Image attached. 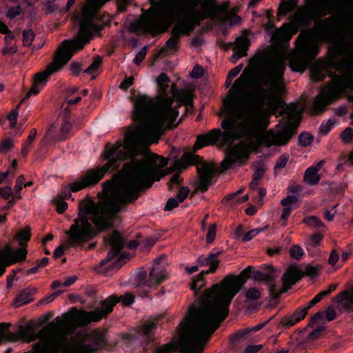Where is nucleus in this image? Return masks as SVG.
<instances>
[{"instance_id":"473e14b6","label":"nucleus","mask_w":353,"mask_h":353,"mask_svg":"<svg viewBox=\"0 0 353 353\" xmlns=\"http://www.w3.org/2000/svg\"><path fill=\"white\" fill-rule=\"evenodd\" d=\"M36 289L27 288L21 290L15 297L13 305L15 307H19L23 305L28 304L33 301L32 296L36 293Z\"/></svg>"},{"instance_id":"e2e57ef3","label":"nucleus","mask_w":353,"mask_h":353,"mask_svg":"<svg viewBox=\"0 0 353 353\" xmlns=\"http://www.w3.org/2000/svg\"><path fill=\"white\" fill-rule=\"evenodd\" d=\"M325 314L324 312H316L311 318L307 324V327H312L314 325V324L320 322L324 318Z\"/></svg>"},{"instance_id":"4c0bfd02","label":"nucleus","mask_w":353,"mask_h":353,"mask_svg":"<svg viewBox=\"0 0 353 353\" xmlns=\"http://www.w3.org/2000/svg\"><path fill=\"white\" fill-rule=\"evenodd\" d=\"M298 0H287L283 1L277 10L278 16H284L287 13L292 12L297 7Z\"/></svg>"},{"instance_id":"e433bc0d","label":"nucleus","mask_w":353,"mask_h":353,"mask_svg":"<svg viewBox=\"0 0 353 353\" xmlns=\"http://www.w3.org/2000/svg\"><path fill=\"white\" fill-rule=\"evenodd\" d=\"M221 254V252H217L214 254L211 253L210 254L208 257L206 258V262L207 265H210V268L204 271L206 274H212L214 273L216 270L218 269L219 264L220 263V261L218 259V256Z\"/></svg>"},{"instance_id":"20e7f679","label":"nucleus","mask_w":353,"mask_h":353,"mask_svg":"<svg viewBox=\"0 0 353 353\" xmlns=\"http://www.w3.org/2000/svg\"><path fill=\"white\" fill-rule=\"evenodd\" d=\"M110 0H87L83 6L81 16H76L79 20V30L74 39L63 41L54 52L52 61L45 70L39 72L33 76L32 84L21 99V103L28 99L32 94L36 95L40 92L39 85L44 86L52 74L60 71L72 59L74 54L82 50L99 32L103 26L94 24L92 19L98 10Z\"/></svg>"},{"instance_id":"412c9836","label":"nucleus","mask_w":353,"mask_h":353,"mask_svg":"<svg viewBox=\"0 0 353 353\" xmlns=\"http://www.w3.org/2000/svg\"><path fill=\"white\" fill-rule=\"evenodd\" d=\"M316 20L318 18L313 3L310 2L306 6H302L297 8L292 17L290 23L299 30L300 27L307 26L312 21Z\"/></svg>"},{"instance_id":"f257e3e1","label":"nucleus","mask_w":353,"mask_h":353,"mask_svg":"<svg viewBox=\"0 0 353 353\" xmlns=\"http://www.w3.org/2000/svg\"><path fill=\"white\" fill-rule=\"evenodd\" d=\"M149 117V114H145L139 119L135 115L134 105L132 118L139 121L137 128L128 131L123 142L117 141L113 145L107 142L101 154V159L106 160L107 163L100 168L88 170L81 181L72 184L73 191L93 187L110 170H117L121 161L130 160L123 164L111 180L103 183L102 192L105 195L101 201L94 202L89 196L79 201L77 217L65 232L68 247L82 248L101 233L112 229L114 227L112 220L121 211V206L134 203L141 192L170 174L169 171L162 169L168 163L167 158L152 152L136 158L139 154L140 136L158 140L163 133V126L155 132L143 128L150 123Z\"/></svg>"},{"instance_id":"393cba45","label":"nucleus","mask_w":353,"mask_h":353,"mask_svg":"<svg viewBox=\"0 0 353 353\" xmlns=\"http://www.w3.org/2000/svg\"><path fill=\"white\" fill-rule=\"evenodd\" d=\"M298 30L296 26L290 22L284 23L280 28H276L272 34V41L278 45L289 42Z\"/></svg>"},{"instance_id":"72a5a7b5","label":"nucleus","mask_w":353,"mask_h":353,"mask_svg":"<svg viewBox=\"0 0 353 353\" xmlns=\"http://www.w3.org/2000/svg\"><path fill=\"white\" fill-rule=\"evenodd\" d=\"M166 277L167 273L165 269L152 268L150 272L149 281L151 283V286L153 285H158L162 283Z\"/></svg>"},{"instance_id":"3c124183","label":"nucleus","mask_w":353,"mask_h":353,"mask_svg":"<svg viewBox=\"0 0 353 353\" xmlns=\"http://www.w3.org/2000/svg\"><path fill=\"white\" fill-rule=\"evenodd\" d=\"M303 222L308 226H313L316 228L324 226L323 223L316 216H310L305 217L303 219Z\"/></svg>"},{"instance_id":"0eeeda50","label":"nucleus","mask_w":353,"mask_h":353,"mask_svg":"<svg viewBox=\"0 0 353 353\" xmlns=\"http://www.w3.org/2000/svg\"><path fill=\"white\" fill-rule=\"evenodd\" d=\"M170 81L167 74L161 73L157 79L158 95L156 101L145 94L139 96L134 101L135 115L139 119L145 114H149L148 121L150 123L143 128L147 131L155 132L161 130L166 121H168L166 128L172 130L176 128L181 121L182 119H180L176 123H174L179 112L172 108L174 99L167 94Z\"/></svg>"},{"instance_id":"39448f33","label":"nucleus","mask_w":353,"mask_h":353,"mask_svg":"<svg viewBox=\"0 0 353 353\" xmlns=\"http://www.w3.org/2000/svg\"><path fill=\"white\" fill-rule=\"evenodd\" d=\"M199 307L189 306L188 312L180 323L177 342L172 339L169 343L156 347L153 353H202L199 345L219 327L222 323L206 301L198 298Z\"/></svg>"},{"instance_id":"2f4dec72","label":"nucleus","mask_w":353,"mask_h":353,"mask_svg":"<svg viewBox=\"0 0 353 353\" xmlns=\"http://www.w3.org/2000/svg\"><path fill=\"white\" fill-rule=\"evenodd\" d=\"M303 277L302 270L296 265H292L288 268L282 276L281 280L285 281L292 286Z\"/></svg>"},{"instance_id":"de8ad7c7","label":"nucleus","mask_w":353,"mask_h":353,"mask_svg":"<svg viewBox=\"0 0 353 353\" xmlns=\"http://www.w3.org/2000/svg\"><path fill=\"white\" fill-rule=\"evenodd\" d=\"M130 254L127 252L121 253L117 259L112 263L109 269H120L124 264L126 263L128 260L129 259Z\"/></svg>"},{"instance_id":"1a4fd4ad","label":"nucleus","mask_w":353,"mask_h":353,"mask_svg":"<svg viewBox=\"0 0 353 353\" xmlns=\"http://www.w3.org/2000/svg\"><path fill=\"white\" fill-rule=\"evenodd\" d=\"M245 82L246 79L244 78V75L241 74L230 89V95L223 100L226 118L221 123L224 131L221 132L220 137L223 144L230 141L239 139L241 137L235 131L234 126L236 120L241 119L246 112L245 104L239 103L238 99L239 94L245 88Z\"/></svg>"},{"instance_id":"5fc2aeb1","label":"nucleus","mask_w":353,"mask_h":353,"mask_svg":"<svg viewBox=\"0 0 353 353\" xmlns=\"http://www.w3.org/2000/svg\"><path fill=\"white\" fill-rule=\"evenodd\" d=\"M52 202L56 205V210L59 214L64 213L68 208V203L57 197L53 199Z\"/></svg>"},{"instance_id":"bf43d9fd","label":"nucleus","mask_w":353,"mask_h":353,"mask_svg":"<svg viewBox=\"0 0 353 353\" xmlns=\"http://www.w3.org/2000/svg\"><path fill=\"white\" fill-rule=\"evenodd\" d=\"M148 46L143 47L136 54L134 59V63L137 65H139L144 60L146 56Z\"/></svg>"},{"instance_id":"09e8293b","label":"nucleus","mask_w":353,"mask_h":353,"mask_svg":"<svg viewBox=\"0 0 353 353\" xmlns=\"http://www.w3.org/2000/svg\"><path fill=\"white\" fill-rule=\"evenodd\" d=\"M321 269L320 265L313 266L312 264H307L305 271H302V274H303V276H306L313 279L319 275Z\"/></svg>"},{"instance_id":"423d86ee","label":"nucleus","mask_w":353,"mask_h":353,"mask_svg":"<svg viewBox=\"0 0 353 353\" xmlns=\"http://www.w3.org/2000/svg\"><path fill=\"white\" fill-rule=\"evenodd\" d=\"M277 277L276 269L267 265L260 270L248 266L239 274H229L218 283L213 284L201 295L202 302L206 301L219 319L223 322L229 314V306L233 298L244 287L248 279L263 282L269 285L274 283Z\"/></svg>"},{"instance_id":"b1692460","label":"nucleus","mask_w":353,"mask_h":353,"mask_svg":"<svg viewBox=\"0 0 353 353\" xmlns=\"http://www.w3.org/2000/svg\"><path fill=\"white\" fill-rule=\"evenodd\" d=\"M25 248L21 247V248H17L15 251H12L9 245H6V249L3 250L0 261V265L4 266V272L6 266L26 260L28 250Z\"/></svg>"},{"instance_id":"79ce46f5","label":"nucleus","mask_w":353,"mask_h":353,"mask_svg":"<svg viewBox=\"0 0 353 353\" xmlns=\"http://www.w3.org/2000/svg\"><path fill=\"white\" fill-rule=\"evenodd\" d=\"M245 303H254L259 301L261 297V292L256 288H250L245 293Z\"/></svg>"},{"instance_id":"cd10ccee","label":"nucleus","mask_w":353,"mask_h":353,"mask_svg":"<svg viewBox=\"0 0 353 353\" xmlns=\"http://www.w3.org/2000/svg\"><path fill=\"white\" fill-rule=\"evenodd\" d=\"M334 101H336V99H332L327 90L321 91L314 98L312 105V111L314 114L316 115L321 114L325 111L326 107Z\"/></svg>"},{"instance_id":"4468645a","label":"nucleus","mask_w":353,"mask_h":353,"mask_svg":"<svg viewBox=\"0 0 353 353\" xmlns=\"http://www.w3.org/2000/svg\"><path fill=\"white\" fill-rule=\"evenodd\" d=\"M302 113L303 110H298L295 103H291L285 106V110L280 112V115L288 114L286 124L283 129L276 132L272 130L265 131L272 145H285L289 142L294 134V130L300 124Z\"/></svg>"},{"instance_id":"f03ea898","label":"nucleus","mask_w":353,"mask_h":353,"mask_svg":"<svg viewBox=\"0 0 353 353\" xmlns=\"http://www.w3.org/2000/svg\"><path fill=\"white\" fill-rule=\"evenodd\" d=\"M284 59L280 56L275 57L271 67L259 72L254 78L252 88L246 91L249 77L245 75L248 67L241 74L246 79L244 89L239 96V103L245 104L247 119L241 123L245 131L258 128H268L269 117L275 114L279 109L285 110V105L281 95L285 92L284 86Z\"/></svg>"},{"instance_id":"a211bd4d","label":"nucleus","mask_w":353,"mask_h":353,"mask_svg":"<svg viewBox=\"0 0 353 353\" xmlns=\"http://www.w3.org/2000/svg\"><path fill=\"white\" fill-rule=\"evenodd\" d=\"M328 76L332 79L326 88L332 99L337 100L347 89L353 90V74L344 73L337 75L330 72Z\"/></svg>"},{"instance_id":"7ed1b4c3","label":"nucleus","mask_w":353,"mask_h":353,"mask_svg":"<svg viewBox=\"0 0 353 353\" xmlns=\"http://www.w3.org/2000/svg\"><path fill=\"white\" fill-rule=\"evenodd\" d=\"M230 4L228 1L218 5L216 0H160L158 7L130 23L128 31L148 33L154 37L167 32L175 17L183 18L194 30L205 19L224 21L222 15L228 12Z\"/></svg>"},{"instance_id":"9d476101","label":"nucleus","mask_w":353,"mask_h":353,"mask_svg":"<svg viewBox=\"0 0 353 353\" xmlns=\"http://www.w3.org/2000/svg\"><path fill=\"white\" fill-rule=\"evenodd\" d=\"M296 50L289 56V66L293 72H304L319 52L312 31L303 30L296 41Z\"/></svg>"},{"instance_id":"7c9ffc66","label":"nucleus","mask_w":353,"mask_h":353,"mask_svg":"<svg viewBox=\"0 0 353 353\" xmlns=\"http://www.w3.org/2000/svg\"><path fill=\"white\" fill-rule=\"evenodd\" d=\"M336 300L346 311L353 312V285L339 293Z\"/></svg>"},{"instance_id":"ddd939ff","label":"nucleus","mask_w":353,"mask_h":353,"mask_svg":"<svg viewBox=\"0 0 353 353\" xmlns=\"http://www.w3.org/2000/svg\"><path fill=\"white\" fill-rule=\"evenodd\" d=\"M196 152H185L181 158L175 161L176 169H186L191 165H196L199 179L196 184V191L202 193L208 190L212 179L216 172L214 163H208L203 161V157L196 154Z\"/></svg>"},{"instance_id":"f704fd0d","label":"nucleus","mask_w":353,"mask_h":353,"mask_svg":"<svg viewBox=\"0 0 353 353\" xmlns=\"http://www.w3.org/2000/svg\"><path fill=\"white\" fill-rule=\"evenodd\" d=\"M207 274L204 271H201L196 278H193L192 282L190 284V289L194 291V296H198L200 290L206 285V281L204 279V275Z\"/></svg>"},{"instance_id":"c85d7f7f","label":"nucleus","mask_w":353,"mask_h":353,"mask_svg":"<svg viewBox=\"0 0 353 353\" xmlns=\"http://www.w3.org/2000/svg\"><path fill=\"white\" fill-rule=\"evenodd\" d=\"M171 92L173 99H175L178 102L183 105H193V95L192 92L185 89H177L174 83L171 86Z\"/></svg>"},{"instance_id":"37998d69","label":"nucleus","mask_w":353,"mask_h":353,"mask_svg":"<svg viewBox=\"0 0 353 353\" xmlns=\"http://www.w3.org/2000/svg\"><path fill=\"white\" fill-rule=\"evenodd\" d=\"M135 281L137 283V286L141 287V286H148L151 287V283L149 281V278H148V273L146 270H145L143 268H141L137 275L135 278Z\"/></svg>"},{"instance_id":"9b49d317","label":"nucleus","mask_w":353,"mask_h":353,"mask_svg":"<svg viewBox=\"0 0 353 353\" xmlns=\"http://www.w3.org/2000/svg\"><path fill=\"white\" fill-rule=\"evenodd\" d=\"M119 299L117 295H111L101 302V307L87 312L72 307L65 313L71 334L79 327L86 326L92 322H98L112 312Z\"/></svg>"},{"instance_id":"69168bd1","label":"nucleus","mask_w":353,"mask_h":353,"mask_svg":"<svg viewBox=\"0 0 353 353\" xmlns=\"http://www.w3.org/2000/svg\"><path fill=\"white\" fill-rule=\"evenodd\" d=\"M190 193V189L187 186H182L180 188L179 192L176 195V199L182 203L188 197Z\"/></svg>"},{"instance_id":"bb28decb","label":"nucleus","mask_w":353,"mask_h":353,"mask_svg":"<svg viewBox=\"0 0 353 353\" xmlns=\"http://www.w3.org/2000/svg\"><path fill=\"white\" fill-rule=\"evenodd\" d=\"M221 134L220 129H213L207 134H199L196 137V140L192 147L194 152L203 148L205 146L214 145L219 139Z\"/></svg>"},{"instance_id":"603ef678","label":"nucleus","mask_w":353,"mask_h":353,"mask_svg":"<svg viewBox=\"0 0 353 353\" xmlns=\"http://www.w3.org/2000/svg\"><path fill=\"white\" fill-rule=\"evenodd\" d=\"M290 256L296 260H299L304 254V252L299 245H292L289 250Z\"/></svg>"},{"instance_id":"4d7b16f0","label":"nucleus","mask_w":353,"mask_h":353,"mask_svg":"<svg viewBox=\"0 0 353 353\" xmlns=\"http://www.w3.org/2000/svg\"><path fill=\"white\" fill-rule=\"evenodd\" d=\"M13 146L11 139L6 138L0 143V152L6 154Z\"/></svg>"},{"instance_id":"58836bf2","label":"nucleus","mask_w":353,"mask_h":353,"mask_svg":"<svg viewBox=\"0 0 353 353\" xmlns=\"http://www.w3.org/2000/svg\"><path fill=\"white\" fill-rule=\"evenodd\" d=\"M320 179V175L318 174L316 169H313V167H310L305 170L304 181L306 183L310 185H315L319 183Z\"/></svg>"},{"instance_id":"aec40b11","label":"nucleus","mask_w":353,"mask_h":353,"mask_svg":"<svg viewBox=\"0 0 353 353\" xmlns=\"http://www.w3.org/2000/svg\"><path fill=\"white\" fill-rule=\"evenodd\" d=\"M320 301L321 300L319 297L316 295L310 301H309L307 307L305 308H298L292 314L282 317L277 323V327L288 329L292 327L296 323L303 320L305 318L308 310Z\"/></svg>"},{"instance_id":"8fccbe9b","label":"nucleus","mask_w":353,"mask_h":353,"mask_svg":"<svg viewBox=\"0 0 353 353\" xmlns=\"http://www.w3.org/2000/svg\"><path fill=\"white\" fill-rule=\"evenodd\" d=\"M23 46L24 47L31 46L35 37V34L32 30L23 31Z\"/></svg>"},{"instance_id":"6e6d98bb","label":"nucleus","mask_w":353,"mask_h":353,"mask_svg":"<svg viewBox=\"0 0 353 353\" xmlns=\"http://www.w3.org/2000/svg\"><path fill=\"white\" fill-rule=\"evenodd\" d=\"M22 103H19L15 109H13L7 116L8 119L10 121V126L13 128L16 126L17 122L18 112L17 108L20 106Z\"/></svg>"},{"instance_id":"c756f323","label":"nucleus","mask_w":353,"mask_h":353,"mask_svg":"<svg viewBox=\"0 0 353 353\" xmlns=\"http://www.w3.org/2000/svg\"><path fill=\"white\" fill-rule=\"evenodd\" d=\"M327 63L325 61H316L310 68L311 78L315 82L322 81L326 77Z\"/></svg>"},{"instance_id":"49530a36","label":"nucleus","mask_w":353,"mask_h":353,"mask_svg":"<svg viewBox=\"0 0 353 353\" xmlns=\"http://www.w3.org/2000/svg\"><path fill=\"white\" fill-rule=\"evenodd\" d=\"M314 140L313 135L310 132H301L299 135V144L302 147H307L312 144Z\"/></svg>"},{"instance_id":"774afa93","label":"nucleus","mask_w":353,"mask_h":353,"mask_svg":"<svg viewBox=\"0 0 353 353\" xmlns=\"http://www.w3.org/2000/svg\"><path fill=\"white\" fill-rule=\"evenodd\" d=\"M22 9L20 6H17L15 7H10L9 8L8 12L6 14V16L10 19H12L15 18L16 17L19 16L21 13Z\"/></svg>"},{"instance_id":"13d9d810","label":"nucleus","mask_w":353,"mask_h":353,"mask_svg":"<svg viewBox=\"0 0 353 353\" xmlns=\"http://www.w3.org/2000/svg\"><path fill=\"white\" fill-rule=\"evenodd\" d=\"M289 160V156L288 154H283L280 156L274 165V171L276 172L277 170L282 169L285 167L288 161Z\"/></svg>"},{"instance_id":"6e6552de","label":"nucleus","mask_w":353,"mask_h":353,"mask_svg":"<svg viewBox=\"0 0 353 353\" xmlns=\"http://www.w3.org/2000/svg\"><path fill=\"white\" fill-rule=\"evenodd\" d=\"M68 325L64 314L61 319L57 317L41 329L37 334H35L34 326L31 323H28L26 325H19L17 332L12 333V338L14 339V342L22 339L26 343H30L37 339H39L37 343L48 341L55 345L54 353H59L64 348V341L66 337L71 334Z\"/></svg>"},{"instance_id":"052dcab7","label":"nucleus","mask_w":353,"mask_h":353,"mask_svg":"<svg viewBox=\"0 0 353 353\" xmlns=\"http://www.w3.org/2000/svg\"><path fill=\"white\" fill-rule=\"evenodd\" d=\"M250 41L246 37H239L236 39L235 46L236 48H241L245 50H248Z\"/></svg>"},{"instance_id":"a19ab883","label":"nucleus","mask_w":353,"mask_h":353,"mask_svg":"<svg viewBox=\"0 0 353 353\" xmlns=\"http://www.w3.org/2000/svg\"><path fill=\"white\" fill-rule=\"evenodd\" d=\"M282 283H283V286H282L281 289L277 292H276V291H275V290H276L275 283L271 284V285L269 287V292H270L272 299L274 300V299H279L282 294L287 292L289 290H290L292 288V285L289 284L285 281H282Z\"/></svg>"},{"instance_id":"c9c22d12","label":"nucleus","mask_w":353,"mask_h":353,"mask_svg":"<svg viewBox=\"0 0 353 353\" xmlns=\"http://www.w3.org/2000/svg\"><path fill=\"white\" fill-rule=\"evenodd\" d=\"M10 323H0V345L3 343L14 342L12 332L9 330Z\"/></svg>"},{"instance_id":"ea45409f","label":"nucleus","mask_w":353,"mask_h":353,"mask_svg":"<svg viewBox=\"0 0 353 353\" xmlns=\"http://www.w3.org/2000/svg\"><path fill=\"white\" fill-rule=\"evenodd\" d=\"M31 238V229L30 226H26L19 231L14 236L15 239L19 240V246L26 247L27 243Z\"/></svg>"},{"instance_id":"dca6fc26","label":"nucleus","mask_w":353,"mask_h":353,"mask_svg":"<svg viewBox=\"0 0 353 353\" xmlns=\"http://www.w3.org/2000/svg\"><path fill=\"white\" fill-rule=\"evenodd\" d=\"M318 20L327 14L342 17L350 9L353 0H314L312 2Z\"/></svg>"},{"instance_id":"5701e85b","label":"nucleus","mask_w":353,"mask_h":353,"mask_svg":"<svg viewBox=\"0 0 353 353\" xmlns=\"http://www.w3.org/2000/svg\"><path fill=\"white\" fill-rule=\"evenodd\" d=\"M237 127L243 135L247 137L256 138L255 143H248L250 150L252 149L253 150H257L262 145H265L266 148H270L272 146V143H270V139H268V134H265V132H261L267 128H258L256 130H252V131L247 132L245 130V128L241 125V123L238 124Z\"/></svg>"},{"instance_id":"338daca9","label":"nucleus","mask_w":353,"mask_h":353,"mask_svg":"<svg viewBox=\"0 0 353 353\" xmlns=\"http://www.w3.org/2000/svg\"><path fill=\"white\" fill-rule=\"evenodd\" d=\"M204 74V70L201 65H196L191 72L190 73V75L193 79H199L202 77Z\"/></svg>"},{"instance_id":"0e129e2a","label":"nucleus","mask_w":353,"mask_h":353,"mask_svg":"<svg viewBox=\"0 0 353 353\" xmlns=\"http://www.w3.org/2000/svg\"><path fill=\"white\" fill-rule=\"evenodd\" d=\"M249 332H250V329L238 330L230 336V340L232 343H234V342L237 341L238 340H239L240 339L245 336Z\"/></svg>"},{"instance_id":"a18cd8bd","label":"nucleus","mask_w":353,"mask_h":353,"mask_svg":"<svg viewBox=\"0 0 353 353\" xmlns=\"http://www.w3.org/2000/svg\"><path fill=\"white\" fill-rule=\"evenodd\" d=\"M157 322H144L139 327L138 332L144 336H148L157 329Z\"/></svg>"},{"instance_id":"2eb2a0df","label":"nucleus","mask_w":353,"mask_h":353,"mask_svg":"<svg viewBox=\"0 0 353 353\" xmlns=\"http://www.w3.org/2000/svg\"><path fill=\"white\" fill-rule=\"evenodd\" d=\"M342 23L347 26V34L350 29H353L350 23H343V17L341 14H332L319 22L316 23L312 29H308L312 31L313 37L316 40L333 41L339 34Z\"/></svg>"},{"instance_id":"4be33fe9","label":"nucleus","mask_w":353,"mask_h":353,"mask_svg":"<svg viewBox=\"0 0 353 353\" xmlns=\"http://www.w3.org/2000/svg\"><path fill=\"white\" fill-rule=\"evenodd\" d=\"M194 30L192 27L182 18L178 21L171 30V37L166 41L165 47L168 49L178 51V43L181 35L188 36Z\"/></svg>"},{"instance_id":"680f3d73","label":"nucleus","mask_w":353,"mask_h":353,"mask_svg":"<svg viewBox=\"0 0 353 353\" xmlns=\"http://www.w3.org/2000/svg\"><path fill=\"white\" fill-rule=\"evenodd\" d=\"M216 225L215 223L210 225L208 229V233L206 235V242L208 243H212L216 236Z\"/></svg>"},{"instance_id":"f3484780","label":"nucleus","mask_w":353,"mask_h":353,"mask_svg":"<svg viewBox=\"0 0 353 353\" xmlns=\"http://www.w3.org/2000/svg\"><path fill=\"white\" fill-rule=\"evenodd\" d=\"M226 155L221 163V172L228 170L234 163H242V159H248L250 154V150L248 143L241 141L234 145H230L226 152Z\"/></svg>"},{"instance_id":"a878e982","label":"nucleus","mask_w":353,"mask_h":353,"mask_svg":"<svg viewBox=\"0 0 353 353\" xmlns=\"http://www.w3.org/2000/svg\"><path fill=\"white\" fill-rule=\"evenodd\" d=\"M348 40L342 39L333 48L328 50V54L331 59L344 53L353 55V29H350L347 34Z\"/></svg>"},{"instance_id":"c03bdc74","label":"nucleus","mask_w":353,"mask_h":353,"mask_svg":"<svg viewBox=\"0 0 353 353\" xmlns=\"http://www.w3.org/2000/svg\"><path fill=\"white\" fill-rule=\"evenodd\" d=\"M103 57L99 55H96L93 58V61L90 66L84 70V72L88 74H92L98 71L102 64Z\"/></svg>"},{"instance_id":"864d4df0","label":"nucleus","mask_w":353,"mask_h":353,"mask_svg":"<svg viewBox=\"0 0 353 353\" xmlns=\"http://www.w3.org/2000/svg\"><path fill=\"white\" fill-rule=\"evenodd\" d=\"M341 139L345 143H350L353 139V129L352 128H346L341 133Z\"/></svg>"},{"instance_id":"6ab92c4d","label":"nucleus","mask_w":353,"mask_h":353,"mask_svg":"<svg viewBox=\"0 0 353 353\" xmlns=\"http://www.w3.org/2000/svg\"><path fill=\"white\" fill-rule=\"evenodd\" d=\"M103 241L108 243L111 248L108 252L106 257L100 262L101 266L105 265L115 256H118L125 246L123 236L117 230H114L111 234L104 236Z\"/></svg>"},{"instance_id":"f8f14e48","label":"nucleus","mask_w":353,"mask_h":353,"mask_svg":"<svg viewBox=\"0 0 353 353\" xmlns=\"http://www.w3.org/2000/svg\"><path fill=\"white\" fill-rule=\"evenodd\" d=\"M108 330L97 328L90 333L78 334L72 338L70 344L59 353H99L108 346Z\"/></svg>"}]
</instances>
